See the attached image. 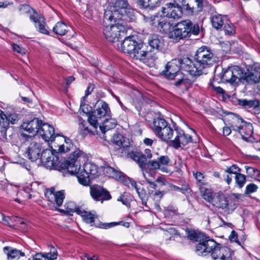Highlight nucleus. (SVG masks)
I'll return each instance as SVG.
<instances>
[{"label":"nucleus","instance_id":"b1692460","mask_svg":"<svg viewBox=\"0 0 260 260\" xmlns=\"http://www.w3.org/2000/svg\"><path fill=\"white\" fill-rule=\"evenodd\" d=\"M127 156L135 161L142 169L146 168L147 164L146 157L141 152L132 151L128 153Z\"/></svg>","mask_w":260,"mask_h":260},{"label":"nucleus","instance_id":"39448f33","mask_svg":"<svg viewBox=\"0 0 260 260\" xmlns=\"http://www.w3.org/2000/svg\"><path fill=\"white\" fill-rule=\"evenodd\" d=\"M200 32V26L198 23L193 24L189 20H185L178 22L174 30L169 35L170 38L176 42L190 37L191 34L197 35Z\"/></svg>","mask_w":260,"mask_h":260},{"label":"nucleus","instance_id":"f257e3e1","mask_svg":"<svg viewBox=\"0 0 260 260\" xmlns=\"http://www.w3.org/2000/svg\"><path fill=\"white\" fill-rule=\"evenodd\" d=\"M153 131L162 141L170 142L175 149L185 146L192 142V137L186 134L179 127L173 129L171 125L164 119L157 118L153 121Z\"/></svg>","mask_w":260,"mask_h":260},{"label":"nucleus","instance_id":"338daca9","mask_svg":"<svg viewBox=\"0 0 260 260\" xmlns=\"http://www.w3.org/2000/svg\"><path fill=\"white\" fill-rule=\"evenodd\" d=\"M118 201H121L122 204L126 206L129 205V202L127 198L125 197V194H122L117 200Z\"/></svg>","mask_w":260,"mask_h":260},{"label":"nucleus","instance_id":"72a5a7b5","mask_svg":"<svg viewBox=\"0 0 260 260\" xmlns=\"http://www.w3.org/2000/svg\"><path fill=\"white\" fill-rule=\"evenodd\" d=\"M116 121L114 119H106L103 123L102 125H100V128L103 133L106 131L114 128L116 125Z\"/></svg>","mask_w":260,"mask_h":260},{"label":"nucleus","instance_id":"cd10ccee","mask_svg":"<svg viewBox=\"0 0 260 260\" xmlns=\"http://www.w3.org/2000/svg\"><path fill=\"white\" fill-rule=\"evenodd\" d=\"M79 129L80 134L85 137L88 135H94L97 132L95 131V127H92L88 124V123L85 121H81L79 124Z\"/></svg>","mask_w":260,"mask_h":260},{"label":"nucleus","instance_id":"473e14b6","mask_svg":"<svg viewBox=\"0 0 260 260\" xmlns=\"http://www.w3.org/2000/svg\"><path fill=\"white\" fill-rule=\"evenodd\" d=\"M83 170L89 175L91 178L97 175L98 172L96 166L91 162L85 163Z\"/></svg>","mask_w":260,"mask_h":260},{"label":"nucleus","instance_id":"7ed1b4c3","mask_svg":"<svg viewBox=\"0 0 260 260\" xmlns=\"http://www.w3.org/2000/svg\"><path fill=\"white\" fill-rule=\"evenodd\" d=\"M184 60V58L173 59L167 63L166 70L163 72L167 78L175 81L174 85L176 87L187 90L191 86L194 80L193 76L191 78H187L179 71V69H182L186 72V70L183 67Z\"/></svg>","mask_w":260,"mask_h":260},{"label":"nucleus","instance_id":"e433bc0d","mask_svg":"<svg viewBox=\"0 0 260 260\" xmlns=\"http://www.w3.org/2000/svg\"><path fill=\"white\" fill-rule=\"evenodd\" d=\"M103 171L107 176L112 178H120L122 176L121 172L118 171L108 166L104 168Z\"/></svg>","mask_w":260,"mask_h":260},{"label":"nucleus","instance_id":"052dcab7","mask_svg":"<svg viewBox=\"0 0 260 260\" xmlns=\"http://www.w3.org/2000/svg\"><path fill=\"white\" fill-rule=\"evenodd\" d=\"M70 150V148L66 145L64 144L60 145L58 146V149L56 150L55 153L58 154V153H66Z\"/></svg>","mask_w":260,"mask_h":260},{"label":"nucleus","instance_id":"0eeeda50","mask_svg":"<svg viewBox=\"0 0 260 260\" xmlns=\"http://www.w3.org/2000/svg\"><path fill=\"white\" fill-rule=\"evenodd\" d=\"M110 26H105L103 33L105 38L109 42H115L119 40L120 37L126 32L125 28L122 23L117 22H110Z\"/></svg>","mask_w":260,"mask_h":260},{"label":"nucleus","instance_id":"de8ad7c7","mask_svg":"<svg viewBox=\"0 0 260 260\" xmlns=\"http://www.w3.org/2000/svg\"><path fill=\"white\" fill-rule=\"evenodd\" d=\"M235 181L238 187L241 188L246 182V176L240 173L235 175Z\"/></svg>","mask_w":260,"mask_h":260},{"label":"nucleus","instance_id":"a878e982","mask_svg":"<svg viewBox=\"0 0 260 260\" xmlns=\"http://www.w3.org/2000/svg\"><path fill=\"white\" fill-rule=\"evenodd\" d=\"M242 80L248 84H253L260 82V69L254 70L249 73L243 74Z\"/></svg>","mask_w":260,"mask_h":260},{"label":"nucleus","instance_id":"c9c22d12","mask_svg":"<svg viewBox=\"0 0 260 260\" xmlns=\"http://www.w3.org/2000/svg\"><path fill=\"white\" fill-rule=\"evenodd\" d=\"M212 26L216 29H219L225 24L223 17L220 15H215L211 19Z\"/></svg>","mask_w":260,"mask_h":260},{"label":"nucleus","instance_id":"864d4df0","mask_svg":"<svg viewBox=\"0 0 260 260\" xmlns=\"http://www.w3.org/2000/svg\"><path fill=\"white\" fill-rule=\"evenodd\" d=\"M193 176L197 180L198 185L199 187L200 185H201V186H204L207 184L206 182L203 181V179L205 177L202 173L197 172L196 173H193Z\"/></svg>","mask_w":260,"mask_h":260},{"label":"nucleus","instance_id":"4468645a","mask_svg":"<svg viewBox=\"0 0 260 260\" xmlns=\"http://www.w3.org/2000/svg\"><path fill=\"white\" fill-rule=\"evenodd\" d=\"M173 3H167L162 8V13L164 16L173 19H178L182 15L181 6H178L175 0Z\"/></svg>","mask_w":260,"mask_h":260},{"label":"nucleus","instance_id":"e2e57ef3","mask_svg":"<svg viewBox=\"0 0 260 260\" xmlns=\"http://www.w3.org/2000/svg\"><path fill=\"white\" fill-rule=\"evenodd\" d=\"M12 48L13 50L18 53L21 54L22 55L25 54V49L23 48L20 47L18 45L15 44H13Z\"/></svg>","mask_w":260,"mask_h":260},{"label":"nucleus","instance_id":"4be33fe9","mask_svg":"<svg viewBox=\"0 0 260 260\" xmlns=\"http://www.w3.org/2000/svg\"><path fill=\"white\" fill-rule=\"evenodd\" d=\"M139 43L135 40L134 36L126 37L121 43V49L124 53H128L131 56Z\"/></svg>","mask_w":260,"mask_h":260},{"label":"nucleus","instance_id":"c03bdc74","mask_svg":"<svg viewBox=\"0 0 260 260\" xmlns=\"http://www.w3.org/2000/svg\"><path fill=\"white\" fill-rule=\"evenodd\" d=\"M158 28L160 31L166 32L169 30L170 27V23L167 22L165 19L161 18L157 21Z\"/></svg>","mask_w":260,"mask_h":260},{"label":"nucleus","instance_id":"f704fd0d","mask_svg":"<svg viewBox=\"0 0 260 260\" xmlns=\"http://www.w3.org/2000/svg\"><path fill=\"white\" fill-rule=\"evenodd\" d=\"M53 31L59 36L64 35L68 31V26L63 22H58L53 28Z\"/></svg>","mask_w":260,"mask_h":260},{"label":"nucleus","instance_id":"2f4dec72","mask_svg":"<svg viewBox=\"0 0 260 260\" xmlns=\"http://www.w3.org/2000/svg\"><path fill=\"white\" fill-rule=\"evenodd\" d=\"M64 194L63 190L58 191L55 193H50V197H48V200L51 202L53 201L51 200L52 199H54V202L59 207L62 204L63 200L64 199Z\"/></svg>","mask_w":260,"mask_h":260},{"label":"nucleus","instance_id":"3c124183","mask_svg":"<svg viewBox=\"0 0 260 260\" xmlns=\"http://www.w3.org/2000/svg\"><path fill=\"white\" fill-rule=\"evenodd\" d=\"M172 189L175 191H179L183 193H185L187 192L189 189L188 184L186 183H184L181 187H179L175 185L171 184L170 185Z\"/></svg>","mask_w":260,"mask_h":260},{"label":"nucleus","instance_id":"0e129e2a","mask_svg":"<svg viewBox=\"0 0 260 260\" xmlns=\"http://www.w3.org/2000/svg\"><path fill=\"white\" fill-rule=\"evenodd\" d=\"M3 220L6 222V223L10 227H12L13 224H11V222L13 221V217H10L9 216H5L3 215Z\"/></svg>","mask_w":260,"mask_h":260},{"label":"nucleus","instance_id":"412c9836","mask_svg":"<svg viewBox=\"0 0 260 260\" xmlns=\"http://www.w3.org/2000/svg\"><path fill=\"white\" fill-rule=\"evenodd\" d=\"M29 18L35 23L36 28L40 32L45 35L49 34V31L45 27L46 23L45 19L39 16L36 11H34V14L30 15Z\"/></svg>","mask_w":260,"mask_h":260},{"label":"nucleus","instance_id":"393cba45","mask_svg":"<svg viewBox=\"0 0 260 260\" xmlns=\"http://www.w3.org/2000/svg\"><path fill=\"white\" fill-rule=\"evenodd\" d=\"M3 251L7 255L8 260L18 259L21 256L25 255L24 252L11 246L4 247Z\"/></svg>","mask_w":260,"mask_h":260},{"label":"nucleus","instance_id":"a211bd4d","mask_svg":"<svg viewBox=\"0 0 260 260\" xmlns=\"http://www.w3.org/2000/svg\"><path fill=\"white\" fill-rule=\"evenodd\" d=\"M94 115L101 118L111 115L110 109L109 105L103 100H98L94 105V110L92 111Z\"/></svg>","mask_w":260,"mask_h":260},{"label":"nucleus","instance_id":"680f3d73","mask_svg":"<svg viewBox=\"0 0 260 260\" xmlns=\"http://www.w3.org/2000/svg\"><path fill=\"white\" fill-rule=\"evenodd\" d=\"M18 116L15 114H11L7 116V120L8 122V126L9 125L10 122L12 124H14L17 121Z\"/></svg>","mask_w":260,"mask_h":260},{"label":"nucleus","instance_id":"37998d69","mask_svg":"<svg viewBox=\"0 0 260 260\" xmlns=\"http://www.w3.org/2000/svg\"><path fill=\"white\" fill-rule=\"evenodd\" d=\"M205 235L203 233H197L194 231H189L188 238L191 240H194L199 243Z\"/></svg>","mask_w":260,"mask_h":260},{"label":"nucleus","instance_id":"2eb2a0df","mask_svg":"<svg viewBox=\"0 0 260 260\" xmlns=\"http://www.w3.org/2000/svg\"><path fill=\"white\" fill-rule=\"evenodd\" d=\"M71 204H73V203H70L67 204V208L68 211L76 212L78 214L81 215L83 220L85 222L89 224L90 226L94 225L95 219L98 218V215L96 214L95 212H88L84 209H82L80 207H75V209H72L71 208H69V205Z\"/></svg>","mask_w":260,"mask_h":260},{"label":"nucleus","instance_id":"a18cd8bd","mask_svg":"<svg viewBox=\"0 0 260 260\" xmlns=\"http://www.w3.org/2000/svg\"><path fill=\"white\" fill-rule=\"evenodd\" d=\"M137 193L142 200L143 205H146L147 201V195L145 189L141 186L137 188Z\"/></svg>","mask_w":260,"mask_h":260},{"label":"nucleus","instance_id":"f3484780","mask_svg":"<svg viewBox=\"0 0 260 260\" xmlns=\"http://www.w3.org/2000/svg\"><path fill=\"white\" fill-rule=\"evenodd\" d=\"M39 134L42 138L46 142H53L55 140L58 134H55L54 128L50 124L46 123H42L39 131Z\"/></svg>","mask_w":260,"mask_h":260},{"label":"nucleus","instance_id":"69168bd1","mask_svg":"<svg viewBox=\"0 0 260 260\" xmlns=\"http://www.w3.org/2000/svg\"><path fill=\"white\" fill-rule=\"evenodd\" d=\"M196 3H197V11L198 12H201L202 11L203 8L204 7V1L203 0H194Z\"/></svg>","mask_w":260,"mask_h":260},{"label":"nucleus","instance_id":"a19ab883","mask_svg":"<svg viewBox=\"0 0 260 260\" xmlns=\"http://www.w3.org/2000/svg\"><path fill=\"white\" fill-rule=\"evenodd\" d=\"M199 188L203 198L207 201L212 203L213 197L210 189L206 188L204 186H201V185H200Z\"/></svg>","mask_w":260,"mask_h":260},{"label":"nucleus","instance_id":"f03ea898","mask_svg":"<svg viewBox=\"0 0 260 260\" xmlns=\"http://www.w3.org/2000/svg\"><path fill=\"white\" fill-rule=\"evenodd\" d=\"M194 62L188 57H184L183 65L186 72L192 76H199L203 74V70L215 64L217 58L206 46L199 48L194 56Z\"/></svg>","mask_w":260,"mask_h":260},{"label":"nucleus","instance_id":"423d86ee","mask_svg":"<svg viewBox=\"0 0 260 260\" xmlns=\"http://www.w3.org/2000/svg\"><path fill=\"white\" fill-rule=\"evenodd\" d=\"M108 6L105 10L104 21L108 22L119 21L120 14L129 6L126 0H107Z\"/></svg>","mask_w":260,"mask_h":260},{"label":"nucleus","instance_id":"c85d7f7f","mask_svg":"<svg viewBox=\"0 0 260 260\" xmlns=\"http://www.w3.org/2000/svg\"><path fill=\"white\" fill-rule=\"evenodd\" d=\"M175 0V2L178 6H181V11L185 10L189 14H193L196 13H198L197 11V7L194 8L193 6H191L189 4L188 0Z\"/></svg>","mask_w":260,"mask_h":260},{"label":"nucleus","instance_id":"09e8293b","mask_svg":"<svg viewBox=\"0 0 260 260\" xmlns=\"http://www.w3.org/2000/svg\"><path fill=\"white\" fill-rule=\"evenodd\" d=\"M96 118H100L99 117H98L97 116L94 115V113H93L92 112V113L90 116L88 117V124L92 127H95V131L97 132V128L98 126V122Z\"/></svg>","mask_w":260,"mask_h":260},{"label":"nucleus","instance_id":"6e6552de","mask_svg":"<svg viewBox=\"0 0 260 260\" xmlns=\"http://www.w3.org/2000/svg\"><path fill=\"white\" fill-rule=\"evenodd\" d=\"M220 244L217 243L213 239L206 235L203 237L201 241L196 245V251L197 254L202 256H206L210 254L213 259H215L213 254L215 249H218Z\"/></svg>","mask_w":260,"mask_h":260},{"label":"nucleus","instance_id":"5701e85b","mask_svg":"<svg viewBox=\"0 0 260 260\" xmlns=\"http://www.w3.org/2000/svg\"><path fill=\"white\" fill-rule=\"evenodd\" d=\"M233 251L229 248L221 246L220 245L218 249H215L213 254L214 259L219 258L221 260H232Z\"/></svg>","mask_w":260,"mask_h":260},{"label":"nucleus","instance_id":"4c0bfd02","mask_svg":"<svg viewBox=\"0 0 260 260\" xmlns=\"http://www.w3.org/2000/svg\"><path fill=\"white\" fill-rule=\"evenodd\" d=\"M146 165L148 166L152 170H160L164 173H170V170L167 167H160L159 164L158 159L150 160L148 162L147 161Z\"/></svg>","mask_w":260,"mask_h":260},{"label":"nucleus","instance_id":"6e6d98bb","mask_svg":"<svg viewBox=\"0 0 260 260\" xmlns=\"http://www.w3.org/2000/svg\"><path fill=\"white\" fill-rule=\"evenodd\" d=\"M225 172L230 174H234L237 175V174L240 173L241 169L236 165H233L230 167L227 168Z\"/></svg>","mask_w":260,"mask_h":260},{"label":"nucleus","instance_id":"9b49d317","mask_svg":"<svg viewBox=\"0 0 260 260\" xmlns=\"http://www.w3.org/2000/svg\"><path fill=\"white\" fill-rule=\"evenodd\" d=\"M145 47L143 43H139L131 56L145 63L153 62L155 60L154 57L152 55L151 51L149 52L146 50Z\"/></svg>","mask_w":260,"mask_h":260},{"label":"nucleus","instance_id":"58836bf2","mask_svg":"<svg viewBox=\"0 0 260 260\" xmlns=\"http://www.w3.org/2000/svg\"><path fill=\"white\" fill-rule=\"evenodd\" d=\"M161 0H138L139 5L143 8L153 9L157 6Z\"/></svg>","mask_w":260,"mask_h":260},{"label":"nucleus","instance_id":"9d476101","mask_svg":"<svg viewBox=\"0 0 260 260\" xmlns=\"http://www.w3.org/2000/svg\"><path fill=\"white\" fill-rule=\"evenodd\" d=\"M243 77V73L242 69L237 66H232L222 70L220 79L223 83L233 84L242 80Z\"/></svg>","mask_w":260,"mask_h":260},{"label":"nucleus","instance_id":"dca6fc26","mask_svg":"<svg viewBox=\"0 0 260 260\" xmlns=\"http://www.w3.org/2000/svg\"><path fill=\"white\" fill-rule=\"evenodd\" d=\"M90 193L92 198L96 201L103 202L111 198L109 192L107 189L97 185L90 187Z\"/></svg>","mask_w":260,"mask_h":260},{"label":"nucleus","instance_id":"5fc2aeb1","mask_svg":"<svg viewBox=\"0 0 260 260\" xmlns=\"http://www.w3.org/2000/svg\"><path fill=\"white\" fill-rule=\"evenodd\" d=\"M124 137L120 134H115L113 137V142L118 146L122 145Z\"/></svg>","mask_w":260,"mask_h":260},{"label":"nucleus","instance_id":"6ab92c4d","mask_svg":"<svg viewBox=\"0 0 260 260\" xmlns=\"http://www.w3.org/2000/svg\"><path fill=\"white\" fill-rule=\"evenodd\" d=\"M41 147L40 143L35 141H31L26 151L28 158L32 161L37 160L41 156Z\"/></svg>","mask_w":260,"mask_h":260},{"label":"nucleus","instance_id":"13d9d810","mask_svg":"<svg viewBox=\"0 0 260 260\" xmlns=\"http://www.w3.org/2000/svg\"><path fill=\"white\" fill-rule=\"evenodd\" d=\"M257 188L258 187L256 185L253 183H250L246 186L245 193V194H250L253 193L255 192Z\"/></svg>","mask_w":260,"mask_h":260},{"label":"nucleus","instance_id":"bf43d9fd","mask_svg":"<svg viewBox=\"0 0 260 260\" xmlns=\"http://www.w3.org/2000/svg\"><path fill=\"white\" fill-rule=\"evenodd\" d=\"M239 104L244 107H252L254 106V102L246 100H239Z\"/></svg>","mask_w":260,"mask_h":260},{"label":"nucleus","instance_id":"ddd939ff","mask_svg":"<svg viewBox=\"0 0 260 260\" xmlns=\"http://www.w3.org/2000/svg\"><path fill=\"white\" fill-rule=\"evenodd\" d=\"M56 149L52 151L46 149L43 151L40 159L41 161L47 168L50 169L55 168L59 164V157L56 155Z\"/></svg>","mask_w":260,"mask_h":260},{"label":"nucleus","instance_id":"7c9ffc66","mask_svg":"<svg viewBox=\"0 0 260 260\" xmlns=\"http://www.w3.org/2000/svg\"><path fill=\"white\" fill-rule=\"evenodd\" d=\"M120 16L121 17L119 19V22H121L123 24V20L132 21L136 19L134 10L131 8L129 6L125 10L123 13L120 14Z\"/></svg>","mask_w":260,"mask_h":260},{"label":"nucleus","instance_id":"4d7b16f0","mask_svg":"<svg viewBox=\"0 0 260 260\" xmlns=\"http://www.w3.org/2000/svg\"><path fill=\"white\" fill-rule=\"evenodd\" d=\"M245 168L246 170L247 174L250 177H255L257 173H259V171L253 167L245 166Z\"/></svg>","mask_w":260,"mask_h":260},{"label":"nucleus","instance_id":"1a4fd4ad","mask_svg":"<svg viewBox=\"0 0 260 260\" xmlns=\"http://www.w3.org/2000/svg\"><path fill=\"white\" fill-rule=\"evenodd\" d=\"M232 118V124L231 127L233 131L238 132L242 138L245 141H247L248 138L252 135L253 127L250 123H246L243 119L239 115L231 113Z\"/></svg>","mask_w":260,"mask_h":260},{"label":"nucleus","instance_id":"ea45409f","mask_svg":"<svg viewBox=\"0 0 260 260\" xmlns=\"http://www.w3.org/2000/svg\"><path fill=\"white\" fill-rule=\"evenodd\" d=\"M122 224L123 226L128 228L129 226V223L128 222H112L110 223H100L98 225H95L97 228H102V229H108L111 227L117 225Z\"/></svg>","mask_w":260,"mask_h":260},{"label":"nucleus","instance_id":"bb28decb","mask_svg":"<svg viewBox=\"0 0 260 260\" xmlns=\"http://www.w3.org/2000/svg\"><path fill=\"white\" fill-rule=\"evenodd\" d=\"M148 43L153 50L160 51L164 46L162 38L156 35H151L149 37Z\"/></svg>","mask_w":260,"mask_h":260},{"label":"nucleus","instance_id":"c756f323","mask_svg":"<svg viewBox=\"0 0 260 260\" xmlns=\"http://www.w3.org/2000/svg\"><path fill=\"white\" fill-rule=\"evenodd\" d=\"M8 128V122L7 116L4 112L0 109V135L2 137L6 136L7 130Z\"/></svg>","mask_w":260,"mask_h":260},{"label":"nucleus","instance_id":"774afa93","mask_svg":"<svg viewBox=\"0 0 260 260\" xmlns=\"http://www.w3.org/2000/svg\"><path fill=\"white\" fill-rule=\"evenodd\" d=\"M32 260H46V259L44 253H38L33 256Z\"/></svg>","mask_w":260,"mask_h":260},{"label":"nucleus","instance_id":"20e7f679","mask_svg":"<svg viewBox=\"0 0 260 260\" xmlns=\"http://www.w3.org/2000/svg\"><path fill=\"white\" fill-rule=\"evenodd\" d=\"M86 159V154L81 150L77 149L62 164V167L66 168L71 174L77 175L79 183L84 186L88 185L91 179L84 170H80L81 161H84Z\"/></svg>","mask_w":260,"mask_h":260},{"label":"nucleus","instance_id":"aec40b11","mask_svg":"<svg viewBox=\"0 0 260 260\" xmlns=\"http://www.w3.org/2000/svg\"><path fill=\"white\" fill-rule=\"evenodd\" d=\"M42 122V120L35 118L31 121L23 122L21 127L25 131L35 135L36 134L39 133Z\"/></svg>","mask_w":260,"mask_h":260},{"label":"nucleus","instance_id":"49530a36","mask_svg":"<svg viewBox=\"0 0 260 260\" xmlns=\"http://www.w3.org/2000/svg\"><path fill=\"white\" fill-rule=\"evenodd\" d=\"M160 167H166L168 168L169 166H171V161L169 157L167 155H162L157 158Z\"/></svg>","mask_w":260,"mask_h":260},{"label":"nucleus","instance_id":"8fccbe9b","mask_svg":"<svg viewBox=\"0 0 260 260\" xmlns=\"http://www.w3.org/2000/svg\"><path fill=\"white\" fill-rule=\"evenodd\" d=\"M19 10L22 14H30V15L34 14V11H36L29 5L25 4L20 5L19 7Z\"/></svg>","mask_w":260,"mask_h":260},{"label":"nucleus","instance_id":"f8f14e48","mask_svg":"<svg viewBox=\"0 0 260 260\" xmlns=\"http://www.w3.org/2000/svg\"><path fill=\"white\" fill-rule=\"evenodd\" d=\"M212 205L216 208L232 211L235 209L232 205V199L222 193H217L213 197Z\"/></svg>","mask_w":260,"mask_h":260},{"label":"nucleus","instance_id":"79ce46f5","mask_svg":"<svg viewBox=\"0 0 260 260\" xmlns=\"http://www.w3.org/2000/svg\"><path fill=\"white\" fill-rule=\"evenodd\" d=\"M45 258L48 260H54L57 258V251L56 248L53 246H50V252L44 253Z\"/></svg>","mask_w":260,"mask_h":260},{"label":"nucleus","instance_id":"603ef678","mask_svg":"<svg viewBox=\"0 0 260 260\" xmlns=\"http://www.w3.org/2000/svg\"><path fill=\"white\" fill-rule=\"evenodd\" d=\"M224 30L225 34L230 36L234 35L235 34V29L233 24L230 22H225L224 26Z\"/></svg>","mask_w":260,"mask_h":260}]
</instances>
